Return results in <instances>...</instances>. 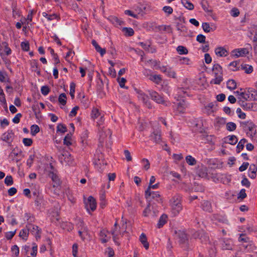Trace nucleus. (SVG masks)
Returning a JSON list of instances; mask_svg holds the SVG:
<instances>
[{
  "mask_svg": "<svg viewBox=\"0 0 257 257\" xmlns=\"http://www.w3.org/2000/svg\"><path fill=\"white\" fill-rule=\"evenodd\" d=\"M49 176L54 182V184L53 185V187L54 188L56 186H57L59 184V180L57 176L53 172H50Z\"/></svg>",
  "mask_w": 257,
  "mask_h": 257,
  "instance_id": "30",
  "label": "nucleus"
},
{
  "mask_svg": "<svg viewBox=\"0 0 257 257\" xmlns=\"http://www.w3.org/2000/svg\"><path fill=\"white\" fill-rule=\"evenodd\" d=\"M154 68L155 69L159 70L162 73L165 74L166 76L172 78H177V73L172 67L169 65H163L160 63L154 62Z\"/></svg>",
  "mask_w": 257,
  "mask_h": 257,
  "instance_id": "2",
  "label": "nucleus"
},
{
  "mask_svg": "<svg viewBox=\"0 0 257 257\" xmlns=\"http://www.w3.org/2000/svg\"><path fill=\"white\" fill-rule=\"evenodd\" d=\"M63 143L67 146H69L72 144V135L68 134L64 138Z\"/></svg>",
  "mask_w": 257,
  "mask_h": 257,
  "instance_id": "31",
  "label": "nucleus"
},
{
  "mask_svg": "<svg viewBox=\"0 0 257 257\" xmlns=\"http://www.w3.org/2000/svg\"><path fill=\"white\" fill-rule=\"evenodd\" d=\"M233 246V241L231 239H225L222 243V247L223 249H232Z\"/></svg>",
  "mask_w": 257,
  "mask_h": 257,
  "instance_id": "20",
  "label": "nucleus"
},
{
  "mask_svg": "<svg viewBox=\"0 0 257 257\" xmlns=\"http://www.w3.org/2000/svg\"><path fill=\"white\" fill-rule=\"evenodd\" d=\"M167 216L165 215H162L160 217L159 222L157 224L158 228L162 227L166 222Z\"/></svg>",
  "mask_w": 257,
  "mask_h": 257,
  "instance_id": "39",
  "label": "nucleus"
},
{
  "mask_svg": "<svg viewBox=\"0 0 257 257\" xmlns=\"http://www.w3.org/2000/svg\"><path fill=\"white\" fill-rule=\"evenodd\" d=\"M160 186V183L158 182L155 184H149V186L145 191V196L147 198H148L151 195V189H157Z\"/></svg>",
  "mask_w": 257,
  "mask_h": 257,
  "instance_id": "15",
  "label": "nucleus"
},
{
  "mask_svg": "<svg viewBox=\"0 0 257 257\" xmlns=\"http://www.w3.org/2000/svg\"><path fill=\"white\" fill-rule=\"evenodd\" d=\"M240 69L243 70L246 74H250L252 72L253 68L251 65L246 64H242L240 65Z\"/></svg>",
  "mask_w": 257,
  "mask_h": 257,
  "instance_id": "24",
  "label": "nucleus"
},
{
  "mask_svg": "<svg viewBox=\"0 0 257 257\" xmlns=\"http://www.w3.org/2000/svg\"><path fill=\"white\" fill-rule=\"evenodd\" d=\"M5 183L8 186H11L13 184V178L11 176H7L5 179Z\"/></svg>",
  "mask_w": 257,
  "mask_h": 257,
  "instance_id": "56",
  "label": "nucleus"
},
{
  "mask_svg": "<svg viewBox=\"0 0 257 257\" xmlns=\"http://www.w3.org/2000/svg\"><path fill=\"white\" fill-rule=\"evenodd\" d=\"M117 80L118 83H119V86L121 88H125L124 85L126 81L125 78L118 77Z\"/></svg>",
  "mask_w": 257,
  "mask_h": 257,
  "instance_id": "58",
  "label": "nucleus"
},
{
  "mask_svg": "<svg viewBox=\"0 0 257 257\" xmlns=\"http://www.w3.org/2000/svg\"><path fill=\"white\" fill-rule=\"evenodd\" d=\"M214 77L215 78L211 80V83L215 84H219L223 80L222 74L215 72Z\"/></svg>",
  "mask_w": 257,
  "mask_h": 257,
  "instance_id": "23",
  "label": "nucleus"
},
{
  "mask_svg": "<svg viewBox=\"0 0 257 257\" xmlns=\"http://www.w3.org/2000/svg\"><path fill=\"white\" fill-rule=\"evenodd\" d=\"M59 159L62 164L66 163L68 165H73V158L70 154L67 152L64 151L59 157Z\"/></svg>",
  "mask_w": 257,
  "mask_h": 257,
  "instance_id": "5",
  "label": "nucleus"
},
{
  "mask_svg": "<svg viewBox=\"0 0 257 257\" xmlns=\"http://www.w3.org/2000/svg\"><path fill=\"white\" fill-rule=\"evenodd\" d=\"M35 159V155H31L29 158L28 159L27 161V166L30 168L34 162V160Z\"/></svg>",
  "mask_w": 257,
  "mask_h": 257,
  "instance_id": "55",
  "label": "nucleus"
},
{
  "mask_svg": "<svg viewBox=\"0 0 257 257\" xmlns=\"http://www.w3.org/2000/svg\"><path fill=\"white\" fill-rule=\"evenodd\" d=\"M250 97L252 100H257V90L252 88H249Z\"/></svg>",
  "mask_w": 257,
  "mask_h": 257,
  "instance_id": "43",
  "label": "nucleus"
},
{
  "mask_svg": "<svg viewBox=\"0 0 257 257\" xmlns=\"http://www.w3.org/2000/svg\"><path fill=\"white\" fill-rule=\"evenodd\" d=\"M58 100L60 103L64 105L66 103V95L65 93H61L59 96Z\"/></svg>",
  "mask_w": 257,
  "mask_h": 257,
  "instance_id": "44",
  "label": "nucleus"
},
{
  "mask_svg": "<svg viewBox=\"0 0 257 257\" xmlns=\"http://www.w3.org/2000/svg\"><path fill=\"white\" fill-rule=\"evenodd\" d=\"M202 209L206 211H211V205L210 203L207 201H204L202 204Z\"/></svg>",
  "mask_w": 257,
  "mask_h": 257,
  "instance_id": "37",
  "label": "nucleus"
},
{
  "mask_svg": "<svg viewBox=\"0 0 257 257\" xmlns=\"http://www.w3.org/2000/svg\"><path fill=\"white\" fill-rule=\"evenodd\" d=\"M213 73L215 74V72L218 73V74H222V68L219 64H214L212 68Z\"/></svg>",
  "mask_w": 257,
  "mask_h": 257,
  "instance_id": "49",
  "label": "nucleus"
},
{
  "mask_svg": "<svg viewBox=\"0 0 257 257\" xmlns=\"http://www.w3.org/2000/svg\"><path fill=\"white\" fill-rule=\"evenodd\" d=\"M163 11L167 14L170 15L173 13V9L170 6H165L163 8Z\"/></svg>",
  "mask_w": 257,
  "mask_h": 257,
  "instance_id": "60",
  "label": "nucleus"
},
{
  "mask_svg": "<svg viewBox=\"0 0 257 257\" xmlns=\"http://www.w3.org/2000/svg\"><path fill=\"white\" fill-rule=\"evenodd\" d=\"M85 207L87 211L90 213V211H93L96 207L95 199L92 196H89L87 199L84 201Z\"/></svg>",
  "mask_w": 257,
  "mask_h": 257,
  "instance_id": "6",
  "label": "nucleus"
},
{
  "mask_svg": "<svg viewBox=\"0 0 257 257\" xmlns=\"http://www.w3.org/2000/svg\"><path fill=\"white\" fill-rule=\"evenodd\" d=\"M214 104L212 102H211L205 106L204 111L207 114H210L214 112Z\"/></svg>",
  "mask_w": 257,
  "mask_h": 257,
  "instance_id": "26",
  "label": "nucleus"
},
{
  "mask_svg": "<svg viewBox=\"0 0 257 257\" xmlns=\"http://www.w3.org/2000/svg\"><path fill=\"white\" fill-rule=\"evenodd\" d=\"M23 143L25 146H31L33 143V141L30 138H24L23 140Z\"/></svg>",
  "mask_w": 257,
  "mask_h": 257,
  "instance_id": "57",
  "label": "nucleus"
},
{
  "mask_svg": "<svg viewBox=\"0 0 257 257\" xmlns=\"http://www.w3.org/2000/svg\"><path fill=\"white\" fill-rule=\"evenodd\" d=\"M186 162L190 165H194L196 164V161L194 158L191 156H187L186 157Z\"/></svg>",
  "mask_w": 257,
  "mask_h": 257,
  "instance_id": "46",
  "label": "nucleus"
},
{
  "mask_svg": "<svg viewBox=\"0 0 257 257\" xmlns=\"http://www.w3.org/2000/svg\"><path fill=\"white\" fill-rule=\"evenodd\" d=\"M140 241L142 242V243L143 244L144 247L146 249H148L149 247V244L147 241V239L146 235L144 233H142L141 235V236L140 237Z\"/></svg>",
  "mask_w": 257,
  "mask_h": 257,
  "instance_id": "32",
  "label": "nucleus"
},
{
  "mask_svg": "<svg viewBox=\"0 0 257 257\" xmlns=\"http://www.w3.org/2000/svg\"><path fill=\"white\" fill-rule=\"evenodd\" d=\"M230 69L232 71H235L240 69V65L238 61H235L230 63L229 65Z\"/></svg>",
  "mask_w": 257,
  "mask_h": 257,
  "instance_id": "29",
  "label": "nucleus"
},
{
  "mask_svg": "<svg viewBox=\"0 0 257 257\" xmlns=\"http://www.w3.org/2000/svg\"><path fill=\"white\" fill-rule=\"evenodd\" d=\"M14 134L12 130H9L4 133L1 137V139L9 144H11L13 140Z\"/></svg>",
  "mask_w": 257,
  "mask_h": 257,
  "instance_id": "10",
  "label": "nucleus"
},
{
  "mask_svg": "<svg viewBox=\"0 0 257 257\" xmlns=\"http://www.w3.org/2000/svg\"><path fill=\"white\" fill-rule=\"evenodd\" d=\"M39 131V127L37 125H33L31 127V133L33 136H35Z\"/></svg>",
  "mask_w": 257,
  "mask_h": 257,
  "instance_id": "47",
  "label": "nucleus"
},
{
  "mask_svg": "<svg viewBox=\"0 0 257 257\" xmlns=\"http://www.w3.org/2000/svg\"><path fill=\"white\" fill-rule=\"evenodd\" d=\"M226 85L227 87L230 90L234 89L236 87V83L235 81L233 79L228 80Z\"/></svg>",
  "mask_w": 257,
  "mask_h": 257,
  "instance_id": "34",
  "label": "nucleus"
},
{
  "mask_svg": "<svg viewBox=\"0 0 257 257\" xmlns=\"http://www.w3.org/2000/svg\"><path fill=\"white\" fill-rule=\"evenodd\" d=\"M142 164L145 170H147L150 168V163L148 159H143L142 160Z\"/></svg>",
  "mask_w": 257,
  "mask_h": 257,
  "instance_id": "52",
  "label": "nucleus"
},
{
  "mask_svg": "<svg viewBox=\"0 0 257 257\" xmlns=\"http://www.w3.org/2000/svg\"><path fill=\"white\" fill-rule=\"evenodd\" d=\"M238 140L236 136H229L226 138V142L231 145H235L237 143Z\"/></svg>",
  "mask_w": 257,
  "mask_h": 257,
  "instance_id": "33",
  "label": "nucleus"
},
{
  "mask_svg": "<svg viewBox=\"0 0 257 257\" xmlns=\"http://www.w3.org/2000/svg\"><path fill=\"white\" fill-rule=\"evenodd\" d=\"M148 76L149 79L156 84H159L162 81V77L160 75L150 74Z\"/></svg>",
  "mask_w": 257,
  "mask_h": 257,
  "instance_id": "22",
  "label": "nucleus"
},
{
  "mask_svg": "<svg viewBox=\"0 0 257 257\" xmlns=\"http://www.w3.org/2000/svg\"><path fill=\"white\" fill-rule=\"evenodd\" d=\"M27 227L29 232L34 235L37 239L40 238L41 231L38 226L33 224H28Z\"/></svg>",
  "mask_w": 257,
  "mask_h": 257,
  "instance_id": "8",
  "label": "nucleus"
},
{
  "mask_svg": "<svg viewBox=\"0 0 257 257\" xmlns=\"http://www.w3.org/2000/svg\"><path fill=\"white\" fill-rule=\"evenodd\" d=\"M150 139L156 143H159L161 141L160 130L154 131L150 136Z\"/></svg>",
  "mask_w": 257,
  "mask_h": 257,
  "instance_id": "18",
  "label": "nucleus"
},
{
  "mask_svg": "<svg viewBox=\"0 0 257 257\" xmlns=\"http://www.w3.org/2000/svg\"><path fill=\"white\" fill-rule=\"evenodd\" d=\"M99 236L100 239L102 243L107 242L110 238V233L105 229L101 230Z\"/></svg>",
  "mask_w": 257,
  "mask_h": 257,
  "instance_id": "13",
  "label": "nucleus"
},
{
  "mask_svg": "<svg viewBox=\"0 0 257 257\" xmlns=\"http://www.w3.org/2000/svg\"><path fill=\"white\" fill-rule=\"evenodd\" d=\"M257 169L255 165H251L248 169V176L254 179L256 177V172Z\"/></svg>",
  "mask_w": 257,
  "mask_h": 257,
  "instance_id": "27",
  "label": "nucleus"
},
{
  "mask_svg": "<svg viewBox=\"0 0 257 257\" xmlns=\"http://www.w3.org/2000/svg\"><path fill=\"white\" fill-rule=\"evenodd\" d=\"M170 205L172 213L174 215H177L182 209L181 203V197L176 195L172 197L170 200Z\"/></svg>",
  "mask_w": 257,
  "mask_h": 257,
  "instance_id": "3",
  "label": "nucleus"
},
{
  "mask_svg": "<svg viewBox=\"0 0 257 257\" xmlns=\"http://www.w3.org/2000/svg\"><path fill=\"white\" fill-rule=\"evenodd\" d=\"M249 51L246 48H238L231 51V55L235 58L243 57L248 54Z\"/></svg>",
  "mask_w": 257,
  "mask_h": 257,
  "instance_id": "7",
  "label": "nucleus"
},
{
  "mask_svg": "<svg viewBox=\"0 0 257 257\" xmlns=\"http://www.w3.org/2000/svg\"><path fill=\"white\" fill-rule=\"evenodd\" d=\"M42 16L46 18L48 21H51L54 20L58 21L60 19V16L56 13L48 14L46 12H43L42 13Z\"/></svg>",
  "mask_w": 257,
  "mask_h": 257,
  "instance_id": "17",
  "label": "nucleus"
},
{
  "mask_svg": "<svg viewBox=\"0 0 257 257\" xmlns=\"http://www.w3.org/2000/svg\"><path fill=\"white\" fill-rule=\"evenodd\" d=\"M198 175L200 177H206L207 175V169L205 167H202L201 168L199 171H198Z\"/></svg>",
  "mask_w": 257,
  "mask_h": 257,
  "instance_id": "51",
  "label": "nucleus"
},
{
  "mask_svg": "<svg viewBox=\"0 0 257 257\" xmlns=\"http://www.w3.org/2000/svg\"><path fill=\"white\" fill-rule=\"evenodd\" d=\"M187 107V104L184 100H181L177 102L176 110L178 113H183Z\"/></svg>",
  "mask_w": 257,
  "mask_h": 257,
  "instance_id": "16",
  "label": "nucleus"
},
{
  "mask_svg": "<svg viewBox=\"0 0 257 257\" xmlns=\"http://www.w3.org/2000/svg\"><path fill=\"white\" fill-rule=\"evenodd\" d=\"M236 128V125L233 122H229L226 124V129L228 131L232 132L234 131Z\"/></svg>",
  "mask_w": 257,
  "mask_h": 257,
  "instance_id": "41",
  "label": "nucleus"
},
{
  "mask_svg": "<svg viewBox=\"0 0 257 257\" xmlns=\"http://www.w3.org/2000/svg\"><path fill=\"white\" fill-rule=\"evenodd\" d=\"M215 53L217 56L219 57H225L228 54L227 50L222 47L215 48Z\"/></svg>",
  "mask_w": 257,
  "mask_h": 257,
  "instance_id": "19",
  "label": "nucleus"
},
{
  "mask_svg": "<svg viewBox=\"0 0 257 257\" xmlns=\"http://www.w3.org/2000/svg\"><path fill=\"white\" fill-rule=\"evenodd\" d=\"M149 94L151 98L157 103L167 105L163 97L156 91H150Z\"/></svg>",
  "mask_w": 257,
  "mask_h": 257,
  "instance_id": "9",
  "label": "nucleus"
},
{
  "mask_svg": "<svg viewBox=\"0 0 257 257\" xmlns=\"http://www.w3.org/2000/svg\"><path fill=\"white\" fill-rule=\"evenodd\" d=\"M139 98L140 100H142L144 102H147L148 96L144 93H140L139 94Z\"/></svg>",
  "mask_w": 257,
  "mask_h": 257,
  "instance_id": "62",
  "label": "nucleus"
},
{
  "mask_svg": "<svg viewBox=\"0 0 257 257\" xmlns=\"http://www.w3.org/2000/svg\"><path fill=\"white\" fill-rule=\"evenodd\" d=\"M206 37L205 36L199 34L197 36L196 40L201 43H204L205 42Z\"/></svg>",
  "mask_w": 257,
  "mask_h": 257,
  "instance_id": "64",
  "label": "nucleus"
},
{
  "mask_svg": "<svg viewBox=\"0 0 257 257\" xmlns=\"http://www.w3.org/2000/svg\"><path fill=\"white\" fill-rule=\"evenodd\" d=\"M0 81L2 82H6L9 81V77L6 72L0 71Z\"/></svg>",
  "mask_w": 257,
  "mask_h": 257,
  "instance_id": "45",
  "label": "nucleus"
},
{
  "mask_svg": "<svg viewBox=\"0 0 257 257\" xmlns=\"http://www.w3.org/2000/svg\"><path fill=\"white\" fill-rule=\"evenodd\" d=\"M240 106L245 110H251L257 111V103H247L246 102H241Z\"/></svg>",
  "mask_w": 257,
  "mask_h": 257,
  "instance_id": "12",
  "label": "nucleus"
},
{
  "mask_svg": "<svg viewBox=\"0 0 257 257\" xmlns=\"http://www.w3.org/2000/svg\"><path fill=\"white\" fill-rule=\"evenodd\" d=\"M182 4L187 9L192 10L194 9V5L188 0H183Z\"/></svg>",
  "mask_w": 257,
  "mask_h": 257,
  "instance_id": "36",
  "label": "nucleus"
},
{
  "mask_svg": "<svg viewBox=\"0 0 257 257\" xmlns=\"http://www.w3.org/2000/svg\"><path fill=\"white\" fill-rule=\"evenodd\" d=\"M111 234L112 235L113 241L115 243H117V240L121 236V233L118 228L116 223L114 224V227L111 230Z\"/></svg>",
  "mask_w": 257,
  "mask_h": 257,
  "instance_id": "11",
  "label": "nucleus"
},
{
  "mask_svg": "<svg viewBox=\"0 0 257 257\" xmlns=\"http://www.w3.org/2000/svg\"><path fill=\"white\" fill-rule=\"evenodd\" d=\"M246 142V140L245 139H242L239 142L236 147L237 150L238 152L243 149Z\"/></svg>",
  "mask_w": 257,
  "mask_h": 257,
  "instance_id": "40",
  "label": "nucleus"
},
{
  "mask_svg": "<svg viewBox=\"0 0 257 257\" xmlns=\"http://www.w3.org/2000/svg\"><path fill=\"white\" fill-rule=\"evenodd\" d=\"M1 55L2 56L4 55L8 56L12 53L11 49L8 47V44L6 42L3 43L2 48H0Z\"/></svg>",
  "mask_w": 257,
  "mask_h": 257,
  "instance_id": "14",
  "label": "nucleus"
},
{
  "mask_svg": "<svg viewBox=\"0 0 257 257\" xmlns=\"http://www.w3.org/2000/svg\"><path fill=\"white\" fill-rule=\"evenodd\" d=\"M122 32L127 36H132L134 34V31L131 28H122Z\"/></svg>",
  "mask_w": 257,
  "mask_h": 257,
  "instance_id": "38",
  "label": "nucleus"
},
{
  "mask_svg": "<svg viewBox=\"0 0 257 257\" xmlns=\"http://www.w3.org/2000/svg\"><path fill=\"white\" fill-rule=\"evenodd\" d=\"M179 61L181 64H190V60L187 57H180L179 59Z\"/></svg>",
  "mask_w": 257,
  "mask_h": 257,
  "instance_id": "48",
  "label": "nucleus"
},
{
  "mask_svg": "<svg viewBox=\"0 0 257 257\" xmlns=\"http://www.w3.org/2000/svg\"><path fill=\"white\" fill-rule=\"evenodd\" d=\"M92 44L95 47L96 51L99 52L101 56H103L105 54V50L101 48L95 40L92 41Z\"/></svg>",
  "mask_w": 257,
  "mask_h": 257,
  "instance_id": "25",
  "label": "nucleus"
},
{
  "mask_svg": "<svg viewBox=\"0 0 257 257\" xmlns=\"http://www.w3.org/2000/svg\"><path fill=\"white\" fill-rule=\"evenodd\" d=\"M236 113L239 118L241 119H244L245 118L246 115L245 113L242 111L241 109L239 108H238L236 109Z\"/></svg>",
  "mask_w": 257,
  "mask_h": 257,
  "instance_id": "59",
  "label": "nucleus"
},
{
  "mask_svg": "<svg viewBox=\"0 0 257 257\" xmlns=\"http://www.w3.org/2000/svg\"><path fill=\"white\" fill-rule=\"evenodd\" d=\"M238 99V102L240 105L241 102H245L247 100H252L250 97V92L249 88L245 89L243 91L241 90L236 91L234 92Z\"/></svg>",
  "mask_w": 257,
  "mask_h": 257,
  "instance_id": "4",
  "label": "nucleus"
},
{
  "mask_svg": "<svg viewBox=\"0 0 257 257\" xmlns=\"http://www.w3.org/2000/svg\"><path fill=\"white\" fill-rule=\"evenodd\" d=\"M90 116L91 118L96 123L99 131L100 139L101 141H102L106 136V133L109 134L110 133L109 130L105 129V130H104V126H102L104 121V114L98 108L93 107L91 110Z\"/></svg>",
  "mask_w": 257,
  "mask_h": 257,
  "instance_id": "1",
  "label": "nucleus"
},
{
  "mask_svg": "<svg viewBox=\"0 0 257 257\" xmlns=\"http://www.w3.org/2000/svg\"><path fill=\"white\" fill-rule=\"evenodd\" d=\"M202 27L205 32L209 33L212 31V29L208 23H203Z\"/></svg>",
  "mask_w": 257,
  "mask_h": 257,
  "instance_id": "50",
  "label": "nucleus"
},
{
  "mask_svg": "<svg viewBox=\"0 0 257 257\" xmlns=\"http://www.w3.org/2000/svg\"><path fill=\"white\" fill-rule=\"evenodd\" d=\"M22 49L25 51H28L29 50L30 46L28 42H22L21 44Z\"/></svg>",
  "mask_w": 257,
  "mask_h": 257,
  "instance_id": "54",
  "label": "nucleus"
},
{
  "mask_svg": "<svg viewBox=\"0 0 257 257\" xmlns=\"http://www.w3.org/2000/svg\"><path fill=\"white\" fill-rule=\"evenodd\" d=\"M41 91L42 94L44 95H47L49 93L50 89L47 86H43L41 87Z\"/></svg>",
  "mask_w": 257,
  "mask_h": 257,
  "instance_id": "61",
  "label": "nucleus"
},
{
  "mask_svg": "<svg viewBox=\"0 0 257 257\" xmlns=\"http://www.w3.org/2000/svg\"><path fill=\"white\" fill-rule=\"evenodd\" d=\"M29 233V231L27 225L25 228L21 230L19 235L23 239L25 240V241H26L27 240Z\"/></svg>",
  "mask_w": 257,
  "mask_h": 257,
  "instance_id": "28",
  "label": "nucleus"
},
{
  "mask_svg": "<svg viewBox=\"0 0 257 257\" xmlns=\"http://www.w3.org/2000/svg\"><path fill=\"white\" fill-rule=\"evenodd\" d=\"M67 131L66 126L63 124H58L57 126V132H59L62 134L65 133Z\"/></svg>",
  "mask_w": 257,
  "mask_h": 257,
  "instance_id": "42",
  "label": "nucleus"
},
{
  "mask_svg": "<svg viewBox=\"0 0 257 257\" xmlns=\"http://www.w3.org/2000/svg\"><path fill=\"white\" fill-rule=\"evenodd\" d=\"M246 197V194L245 193V190L244 189H242L240 191V192L238 195V198L242 199L245 198Z\"/></svg>",
  "mask_w": 257,
  "mask_h": 257,
  "instance_id": "63",
  "label": "nucleus"
},
{
  "mask_svg": "<svg viewBox=\"0 0 257 257\" xmlns=\"http://www.w3.org/2000/svg\"><path fill=\"white\" fill-rule=\"evenodd\" d=\"M176 50L179 54L184 55L188 53L187 48L183 46H179L177 47Z\"/></svg>",
  "mask_w": 257,
  "mask_h": 257,
  "instance_id": "35",
  "label": "nucleus"
},
{
  "mask_svg": "<svg viewBox=\"0 0 257 257\" xmlns=\"http://www.w3.org/2000/svg\"><path fill=\"white\" fill-rule=\"evenodd\" d=\"M11 251L13 254H14L16 256H18V255L19 254V248L17 245H14L12 246Z\"/></svg>",
  "mask_w": 257,
  "mask_h": 257,
  "instance_id": "53",
  "label": "nucleus"
},
{
  "mask_svg": "<svg viewBox=\"0 0 257 257\" xmlns=\"http://www.w3.org/2000/svg\"><path fill=\"white\" fill-rule=\"evenodd\" d=\"M83 225H84L83 222L82 221H80L78 223V225H79L78 227L79 228L80 226H81V228L79 229L78 233H79V236L82 239L84 238L85 235L87 234L86 228L83 226Z\"/></svg>",
  "mask_w": 257,
  "mask_h": 257,
  "instance_id": "21",
  "label": "nucleus"
}]
</instances>
